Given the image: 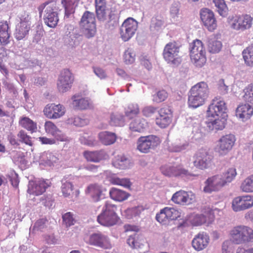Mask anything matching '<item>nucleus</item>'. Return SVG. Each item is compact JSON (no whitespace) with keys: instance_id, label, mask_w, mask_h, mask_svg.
Masks as SVG:
<instances>
[{"instance_id":"53","label":"nucleus","mask_w":253,"mask_h":253,"mask_svg":"<svg viewBox=\"0 0 253 253\" xmlns=\"http://www.w3.org/2000/svg\"><path fill=\"white\" fill-rule=\"evenodd\" d=\"M243 93L244 100L247 102L253 104V84L248 85L243 89Z\"/></svg>"},{"instance_id":"15","label":"nucleus","mask_w":253,"mask_h":253,"mask_svg":"<svg viewBox=\"0 0 253 253\" xmlns=\"http://www.w3.org/2000/svg\"><path fill=\"white\" fill-rule=\"evenodd\" d=\"M227 110L224 100L219 97H214L209 105L207 111V117L224 116Z\"/></svg>"},{"instance_id":"54","label":"nucleus","mask_w":253,"mask_h":253,"mask_svg":"<svg viewBox=\"0 0 253 253\" xmlns=\"http://www.w3.org/2000/svg\"><path fill=\"white\" fill-rule=\"evenodd\" d=\"M110 124L113 126H123L125 125V117L119 114H112L111 116Z\"/></svg>"},{"instance_id":"46","label":"nucleus","mask_w":253,"mask_h":253,"mask_svg":"<svg viewBox=\"0 0 253 253\" xmlns=\"http://www.w3.org/2000/svg\"><path fill=\"white\" fill-rule=\"evenodd\" d=\"M30 25L19 23L16 27L15 37L18 40L23 39L28 34L30 29Z\"/></svg>"},{"instance_id":"3","label":"nucleus","mask_w":253,"mask_h":253,"mask_svg":"<svg viewBox=\"0 0 253 253\" xmlns=\"http://www.w3.org/2000/svg\"><path fill=\"white\" fill-rule=\"evenodd\" d=\"M117 207L110 201H106L101 212L97 218L98 222L104 226H112L117 223L119 217L116 213Z\"/></svg>"},{"instance_id":"20","label":"nucleus","mask_w":253,"mask_h":253,"mask_svg":"<svg viewBox=\"0 0 253 253\" xmlns=\"http://www.w3.org/2000/svg\"><path fill=\"white\" fill-rule=\"evenodd\" d=\"M179 216L178 210L173 207H167L156 214V219L161 224H166L170 220H175Z\"/></svg>"},{"instance_id":"59","label":"nucleus","mask_w":253,"mask_h":253,"mask_svg":"<svg viewBox=\"0 0 253 253\" xmlns=\"http://www.w3.org/2000/svg\"><path fill=\"white\" fill-rule=\"evenodd\" d=\"M47 220L45 219L42 218L37 220L34 225L30 228V232H34L42 231L46 227Z\"/></svg>"},{"instance_id":"24","label":"nucleus","mask_w":253,"mask_h":253,"mask_svg":"<svg viewBox=\"0 0 253 253\" xmlns=\"http://www.w3.org/2000/svg\"><path fill=\"white\" fill-rule=\"evenodd\" d=\"M200 17L204 25L209 31H213L216 28L217 21L211 10L208 8L201 9Z\"/></svg>"},{"instance_id":"4","label":"nucleus","mask_w":253,"mask_h":253,"mask_svg":"<svg viewBox=\"0 0 253 253\" xmlns=\"http://www.w3.org/2000/svg\"><path fill=\"white\" fill-rule=\"evenodd\" d=\"M106 7L105 0H95L96 13L98 20L109 23V26L117 25L118 23V15L115 12H109Z\"/></svg>"},{"instance_id":"41","label":"nucleus","mask_w":253,"mask_h":253,"mask_svg":"<svg viewBox=\"0 0 253 253\" xmlns=\"http://www.w3.org/2000/svg\"><path fill=\"white\" fill-rule=\"evenodd\" d=\"M145 241L134 233L129 236L127 240L128 245L133 248L142 249L146 245H144Z\"/></svg>"},{"instance_id":"52","label":"nucleus","mask_w":253,"mask_h":253,"mask_svg":"<svg viewBox=\"0 0 253 253\" xmlns=\"http://www.w3.org/2000/svg\"><path fill=\"white\" fill-rule=\"evenodd\" d=\"M68 123L73 124L77 126L82 127L89 124V120L87 118L76 116L69 118Z\"/></svg>"},{"instance_id":"49","label":"nucleus","mask_w":253,"mask_h":253,"mask_svg":"<svg viewBox=\"0 0 253 253\" xmlns=\"http://www.w3.org/2000/svg\"><path fill=\"white\" fill-rule=\"evenodd\" d=\"M144 210L142 206H137L131 208H128L123 212V215L128 219L139 215Z\"/></svg>"},{"instance_id":"8","label":"nucleus","mask_w":253,"mask_h":253,"mask_svg":"<svg viewBox=\"0 0 253 253\" xmlns=\"http://www.w3.org/2000/svg\"><path fill=\"white\" fill-rule=\"evenodd\" d=\"M228 21L230 27L233 29L243 32L252 27L253 18L249 14H236L229 16Z\"/></svg>"},{"instance_id":"2","label":"nucleus","mask_w":253,"mask_h":253,"mask_svg":"<svg viewBox=\"0 0 253 253\" xmlns=\"http://www.w3.org/2000/svg\"><path fill=\"white\" fill-rule=\"evenodd\" d=\"M40 14L43 13L45 24L50 28H55L59 21L58 8L55 1H47L38 7Z\"/></svg>"},{"instance_id":"9","label":"nucleus","mask_w":253,"mask_h":253,"mask_svg":"<svg viewBox=\"0 0 253 253\" xmlns=\"http://www.w3.org/2000/svg\"><path fill=\"white\" fill-rule=\"evenodd\" d=\"M249 232L250 228L246 226L239 225L234 227L229 231V240L236 245L249 242Z\"/></svg>"},{"instance_id":"56","label":"nucleus","mask_w":253,"mask_h":253,"mask_svg":"<svg viewBox=\"0 0 253 253\" xmlns=\"http://www.w3.org/2000/svg\"><path fill=\"white\" fill-rule=\"evenodd\" d=\"M61 3L65 8L66 13H70L73 12L77 5L78 0H62Z\"/></svg>"},{"instance_id":"63","label":"nucleus","mask_w":253,"mask_h":253,"mask_svg":"<svg viewBox=\"0 0 253 253\" xmlns=\"http://www.w3.org/2000/svg\"><path fill=\"white\" fill-rule=\"evenodd\" d=\"M63 222L67 226H70L73 225L75 222V219L73 217V214L68 212L62 215Z\"/></svg>"},{"instance_id":"11","label":"nucleus","mask_w":253,"mask_h":253,"mask_svg":"<svg viewBox=\"0 0 253 253\" xmlns=\"http://www.w3.org/2000/svg\"><path fill=\"white\" fill-rule=\"evenodd\" d=\"M236 140L235 136L232 134L222 136L217 142L215 152L219 156L226 155L232 149Z\"/></svg>"},{"instance_id":"10","label":"nucleus","mask_w":253,"mask_h":253,"mask_svg":"<svg viewBox=\"0 0 253 253\" xmlns=\"http://www.w3.org/2000/svg\"><path fill=\"white\" fill-rule=\"evenodd\" d=\"M161 143L160 138L154 135L141 136L137 140V149L143 153H148L151 149H154Z\"/></svg>"},{"instance_id":"23","label":"nucleus","mask_w":253,"mask_h":253,"mask_svg":"<svg viewBox=\"0 0 253 253\" xmlns=\"http://www.w3.org/2000/svg\"><path fill=\"white\" fill-rule=\"evenodd\" d=\"M210 242L209 234L205 232H200L195 235L192 240L191 245L197 252L203 251L207 248Z\"/></svg>"},{"instance_id":"7","label":"nucleus","mask_w":253,"mask_h":253,"mask_svg":"<svg viewBox=\"0 0 253 253\" xmlns=\"http://www.w3.org/2000/svg\"><path fill=\"white\" fill-rule=\"evenodd\" d=\"M80 26L83 34L87 39L93 37L96 32L95 18L93 13L85 11L82 16Z\"/></svg>"},{"instance_id":"14","label":"nucleus","mask_w":253,"mask_h":253,"mask_svg":"<svg viewBox=\"0 0 253 253\" xmlns=\"http://www.w3.org/2000/svg\"><path fill=\"white\" fill-rule=\"evenodd\" d=\"M74 81V77L71 72L67 69H63L57 81V88L59 92L65 93L69 91L72 88Z\"/></svg>"},{"instance_id":"26","label":"nucleus","mask_w":253,"mask_h":253,"mask_svg":"<svg viewBox=\"0 0 253 253\" xmlns=\"http://www.w3.org/2000/svg\"><path fill=\"white\" fill-rule=\"evenodd\" d=\"M61 156L57 152L45 151L40 156L39 164L44 167H51L59 162Z\"/></svg>"},{"instance_id":"25","label":"nucleus","mask_w":253,"mask_h":253,"mask_svg":"<svg viewBox=\"0 0 253 253\" xmlns=\"http://www.w3.org/2000/svg\"><path fill=\"white\" fill-rule=\"evenodd\" d=\"M171 201L175 204L186 205L192 203L195 200V196L191 192L180 190L172 196Z\"/></svg>"},{"instance_id":"16","label":"nucleus","mask_w":253,"mask_h":253,"mask_svg":"<svg viewBox=\"0 0 253 253\" xmlns=\"http://www.w3.org/2000/svg\"><path fill=\"white\" fill-rule=\"evenodd\" d=\"M138 28V23L132 18L124 21L120 29V34L124 42L129 41L135 34Z\"/></svg>"},{"instance_id":"64","label":"nucleus","mask_w":253,"mask_h":253,"mask_svg":"<svg viewBox=\"0 0 253 253\" xmlns=\"http://www.w3.org/2000/svg\"><path fill=\"white\" fill-rule=\"evenodd\" d=\"M93 71L95 75L101 80L105 79L107 77L106 71L100 67H93Z\"/></svg>"},{"instance_id":"32","label":"nucleus","mask_w":253,"mask_h":253,"mask_svg":"<svg viewBox=\"0 0 253 253\" xmlns=\"http://www.w3.org/2000/svg\"><path fill=\"white\" fill-rule=\"evenodd\" d=\"M159 117L156 120V123L161 128H165L171 122V113L169 109L162 108L159 111Z\"/></svg>"},{"instance_id":"17","label":"nucleus","mask_w":253,"mask_h":253,"mask_svg":"<svg viewBox=\"0 0 253 253\" xmlns=\"http://www.w3.org/2000/svg\"><path fill=\"white\" fill-rule=\"evenodd\" d=\"M226 185L220 174H216L209 177L205 182L203 191L205 193H211L212 192L220 191Z\"/></svg>"},{"instance_id":"36","label":"nucleus","mask_w":253,"mask_h":253,"mask_svg":"<svg viewBox=\"0 0 253 253\" xmlns=\"http://www.w3.org/2000/svg\"><path fill=\"white\" fill-rule=\"evenodd\" d=\"M85 192L94 202L99 201L103 195L101 187L97 184H92L88 185Z\"/></svg>"},{"instance_id":"19","label":"nucleus","mask_w":253,"mask_h":253,"mask_svg":"<svg viewBox=\"0 0 253 253\" xmlns=\"http://www.w3.org/2000/svg\"><path fill=\"white\" fill-rule=\"evenodd\" d=\"M87 242L91 245L105 249H110L113 247L109 237L100 232L91 234Z\"/></svg>"},{"instance_id":"21","label":"nucleus","mask_w":253,"mask_h":253,"mask_svg":"<svg viewBox=\"0 0 253 253\" xmlns=\"http://www.w3.org/2000/svg\"><path fill=\"white\" fill-rule=\"evenodd\" d=\"M43 112L44 115L48 119H56L65 115L66 109L62 104L50 103L45 106Z\"/></svg>"},{"instance_id":"48","label":"nucleus","mask_w":253,"mask_h":253,"mask_svg":"<svg viewBox=\"0 0 253 253\" xmlns=\"http://www.w3.org/2000/svg\"><path fill=\"white\" fill-rule=\"evenodd\" d=\"M243 56L245 63L250 66H253V43L245 49L243 52Z\"/></svg>"},{"instance_id":"40","label":"nucleus","mask_w":253,"mask_h":253,"mask_svg":"<svg viewBox=\"0 0 253 253\" xmlns=\"http://www.w3.org/2000/svg\"><path fill=\"white\" fill-rule=\"evenodd\" d=\"M220 174L221 175L226 185H228L235 179L237 175V171L234 167H231L225 169L223 172Z\"/></svg>"},{"instance_id":"37","label":"nucleus","mask_w":253,"mask_h":253,"mask_svg":"<svg viewBox=\"0 0 253 253\" xmlns=\"http://www.w3.org/2000/svg\"><path fill=\"white\" fill-rule=\"evenodd\" d=\"M148 127L147 122L143 118H137L129 124V129L133 131L141 132Z\"/></svg>"},{"instance_id":"44","label":"nucleus","mask_w":253,"mask_h":253,"mask_svg":"<svg viewBox=\"0 0 253 253\" xmlns=\"http://www.w3.org/2000/svg\"><path fill=\"white\" fill-rule=\"evenodd\" d=\"M222 43L220 41L217 40L215 37H210L208 42V48L210 52L215 53L218 52L221 49Z\"/></svg>"},{"instance_id":"57","label":"nucleus","mask_w":253,"mask_h":253,"mask_svg":"<svg viewBox=\"0 0 253 253\" xmlns=\"http://www.w3.org/2000/svg\"><path fill=\"white\" fill-rule=\"evenodd\" d=\"M234 243L230 240H225L222 244V253H234L235 248Z\"/></svg>"},{"instance_id":"42","label":"nucleus","mask_w":253,"mask_h":253,"mask_svg":"<svg viewBox=\"0 0 253 253\" xmlns=\"http://www.w3.org/2000/svg\"><path fill=\"white\" fill-rule=\"evenodd\" d=\"M109 194L111 199L119 202L126 200L129 196L126 192L116 188H111L110 190Z\"/></svg>"},{"instance_id":"29","label":"nucleus","mask_w":253,"mask_h":253,"mask_svg":"<svg viewBox=\"0 0 253 253\" xmlns=\"http://www.w3.org/2000/svg\"><path fill=\"white\" fill-rule=\"evenodd\" d=\"M73 108L77 110L90 109L93 107L92 101L88 97H80L79 95L75 94L71 98Z\"/></svg>"},{"instance_id":"30","label":"nucleus","mask_w":253,"mask_h":253,"mask_svg":"<svg viewBox=\"0 0 253 253\" xmlns=\"http://www.w3.org/2000/svg\"><path fill=\"white\" fill-rule=\"evenodd\" d=\"M44 128L46 132L54 136L57 140L60 141H67L68 137L62 133L51 121H47L44 124Z\"/></svg>"},{"instance_id":"62","label":"nucleus","mask_w":253,"mask_h":253,"mask_svg":"<svg viewBox=\"0 0 253 253\" xmlns=\"http://www.w3.org/2000/svg\"><path fill=\"white\" fill-rule=\"evenodd\" d=\"M179 11V5L177 3H174L172 4L170 8V14L174 21H177L178 17Z\"/></svg>"},{"instance_id":"5","label":"nucleus","mask_w":253,"mask_h":253,"mask_svg":"<svg viewBox=\"0 0 253 253\" xmlns=\"http://www.w3.org/2000/svg\"><path fill=\"white\" fill-rule=\"evenodd\" d=\"M180 45L175 42L168 43L165 46L163 55L165 61L169 64L178 66L181 61L180 55Z\"/></svg>"},{"instance_id":"60","label":"nucleus","mask_w":253,"mask_h":253,"mask_svg":"<svg viewBox=\"0 0 253 253\" xmlns=\"http://www.w3.org/2000/svg\"><path fill=\"white\" fill-rule=\"evenodd\" d=\"M18 137L20 138V140L27 145L32 146L33 143L32 141V138L27 135V133L23 130H20L18 134Z\"/></svg>"},{"instance_id":"6","label":"nucleus","mask_w":253,"mask_h":253,"mask_svg":"<svg viewBox=\"0 0 253 253\" xmlns=\"http://www.w3.org/2000/svg\"><path fill=\"white\" fill-rule=\"evenodd\" d=\"M190 55L191 61L197 67H201L206 63V51L202 42L194 40L190 44Z\"/></svg>"},{"instance_id":"34","label":"nucleus","mask_w":253,"mask_h":253,"mask_svg":"<svg viewBox=\"0 0 253 253\" xmlns=\"http://www.w3.org/2000/svg\"><path fill=\"white\" fill-rule=\"evenodd\" d=\"M225 121L224 116H216L215 117H207L206 123L209 129L218 130L224 128Z\"/></svg>"},{"instance_id":"13","label":"nucleus","mask_w":253,"mask_h":253,"mask_svg":"<svg viewBox=\"0 0 253 253\" xmlns=\"http://www.w3.org/2000/svg\"><path fill=\"white\" fill-rule=\"evenodd\" d=\"M194 159V166L202 170L210 169L213 165L212 157L206 149H200L195 154Z\"/></svg>"},{"instance_id":"45","label":"nucleus","mask_w":253,"mask_h":253,"mask_svg":"<svg viewBox=\"0 0 253 253\" xmlns=\"http://www.w3.org/2000/svg\"><path fill=\"white\" fill-rule=\"evenodd\" d=\"M164 20L160 16L153 17L150 25V31L154 34L160 31L164 26Z\"/></svg>"},{"instance_id":"35","label":"nucleus","mask_w":253,"mask_h":253,"mask_svg":"<svg viewBox=\"0 0 253 253\" xmlns=\"http://www.w3.org/2000/svg\"><path fill=\"white\" fill-rule=\"evenodd\" d=\"M253 114V107L249 104L239 105L236 109V116L243 121L250 119Z\"/></svg>"},{"instance_id":"43","label":"nucleus","mask_w":253,"mask_h":253,"mask_svg":"<svg viewBox=\"0 0 253 253\" xmlns=\"http://www.w3.org/2000/svg\"><path fill=\"white\" fill-rule=\"evenodd\" d=\"M19 124L22 127L31 132H36L37 130V124L27 117H21Z\"/></svg>"},{"instance_id":"28","label":"nucleus","mask_w":253,"mask_h":253,"mask_svg":"<svg viewBox=\"0 0 253 253\" xmlns=\"http://www.w3.org/2000/svg\"><path fill=\"white\" fill-rule=\"evenodd\" d=\"M48 186V181L44 180L30 181L27 192L30 194L40 195L45 192L46 188Z\"/></svg>"},{"instance_id":"27","label":"nucleus","mask_w":253,"mask_h":253,"mask_svg":"<svg viewBox=\"0 0 253 253\" xmlns=\"http://www.w3.org/2000/svg\"><path fill=\"white\" fill-rule=\"evenodd\" d=\"M79 179V177L72 175L65 176L62 179L61 191L64 197H68L71 195L73 190V184L78 185Z\"/></svg>"},{"instance_id":"1","label":"nucleus","mask_w":253,"mask_h":253,"mask_svg":"<svg viewBox=\"0 0 253 253\" xmlns=\"http://www.w3.org/2000/svg\"><path fill=\"white\" fill-rule=\"evenodd\" d=\"M209 94L208 84L204 82L197 83L190 89L188 104L190 107L196 108L203 105Z\"/></svg>"},{"instance_id":"51","label":"nucleus","mask_w":253,"mask_h":253,"mask_svg":"<svg viewBox=\"0 0 253 253\" xmlns=\"http://www.w3.org/2000/svg\"><path fill=\"white\" fill-rule=\"evenodd\" d=\"M110 181L114 185H120L127 188H130L131 185L129 179L127 178H120L116 176H113L111 178Z\"/></svg>"},{"instance_id":"31","label":"nucleus","mask_w":253,"mask_h":253,"mask_svg":"<svg viewBox=\"0 0 253 253\" xmlns=\"http://www.w3.org/2000/svg\"><path fill=\"white\" fill-rule=\"evenodd\" d=\"M112 165L117 169H126L131 168L133 163L130 159L124 155H119L113 159Z\"/></svg>"},{"instance_id":"61","label":"nucleus","mask_w":253,"mask_h":253,"mask_svg":"<svg viewBox=\"0 0 253 253\" xmlns=\"http://www.w3.org/2000/svg\"><path fill=\"white\" fill-rule=\"evenodd\" d=\"M168 97L167 92L164 90H160L153 96V101L156 103H160L164 101Z\"/></svg>"},{"instance_id":"18","label":"nucleus","mask_w":253,"mask_h":253,"mask_svg":"<svg viewBox=\"0 0 253 253\" xmlns=\"http://www.w3.org/2000/svg\"><path fill=\"white\" fill-rule=\"evenodd\" d=\"M253 207V195H245L237 196L232 201L231 208L233 211H243Z\"/></svg>"},{"instance_id":"47","label":"nucleus","mask_w":253,"mask_h":253,"mask_svg":"<svg viewBox=\"0 0 253 253\" xmlns=\"http://www.w3.org/2000/svg\"><path fill=\"white\" fill-rule=\"evenodd\" d=\"M240 189L244 192L253 193V174L247 177L242 181Z\"/></svg>"},{"instance_id":"38","label":"nucleus","mask_w":253,"mask_h":253,"mask_svg":"<svg viewBox=\"0 0 253 253\" xmlns=\"http://www.w3.org/2000/svg\"><path fill=\"white\" fill-rule=\"evenodd\" d=\"M98 136L100 141L105 145L113 144L117 139V136L115 133L108 131L100 132L98 133Z\"/></svg>"},{"instance_id":"55","label":"nucleus","mask_w":253,"mask_h":253,"mask_svg":"<svg viewBox=\"0 0 253 253\" xmlns=\"http://www.w3.org/2000/svg\"><path fill=\"white\" fill-rule=\"evenodd\" d=\"M125 112L127 117L131 118L139 114V106L137 104H130L125 108Z\"/></svg>"},{"instance_id":"50","label":"nucleus","mask_w":253,"mask_h":253,"mask_svg":"<svg viewBox=\"0 0 253 253\" xmlns=\"http://www.w3.org/2000/svg\"><path fill=\"white\" fill-rule=\"evenodd\" d=\"M212 2L220 15L225 16L227 14L228 7L224 0H212Z\"/></svg>"},{"instance_id":"22","label":"nucleus","mask_w":253,"mask_h":253,"mask_svg":"<svg viewBox=\"0 0 253 253\" xmlns=\"http://www.w3.org/2000/svg\"><path fill=\"white\" fill-rule=\"evenodd\" d=\"M214 218V216L211 211L205 214L192 213L188 218V221L195 226H200L204 224L211 223Z\"/></svg>"},{"instance_id":"58","label":"nucleus","mask_w":253,"mask_h":253,"mask_svg":"<svg viewBox=\"0 0 253 253\" xmlns=\"http://www.w3.org/2000/svg\"><path fill=\"white\" fill-rule=\"evenodd\" d=\"M124 59L125 63L127 64H130L134 62L135 54L132 49L128 48L125 51Z\"/></svg>"},{"instance_id":"12","label":"nucleus","mask_w":253,"mask_h":253,"mask_svg":"<svg viewBox=\"0 0 253 253\" xmlns=\"http://www.w3.org/2000/svg\"><path fill=\"white\" fill-rule=\"evenodd\" d=\"M160 169L164 175L169 177H180L189 179L194 176L181 166L166 165L162 166Z\"/></svg>"},{"instance_id":"33","label":"nucleus","mask_w":253,"mask_h":253,"mask_svg":"<svg viewBox=\"0 0 253 253\" xmlns=\"http://www.w3.org/2000/svg\"><path fill=\"white\" fill-rule=\"evenodd\" d=\"M84 156L88 162L94 163H98L108 158L107 153L103 150L94 151H86L84 152Z\"/></svg>"},{"instance_id":"39","label":"nucleus","mask_w":253,"mask_h":253,"mask_svg":"<svg viewBox=\"0 0 253 253\" xmlns=\"http://www.w3.org/2000/svg\"><path fill=\"white\" fill-rule=\"evenodd\" d=\"M10 32L6 21L0 22V42L3 45L9 42Z\"/></svg>"}]
</instances>
